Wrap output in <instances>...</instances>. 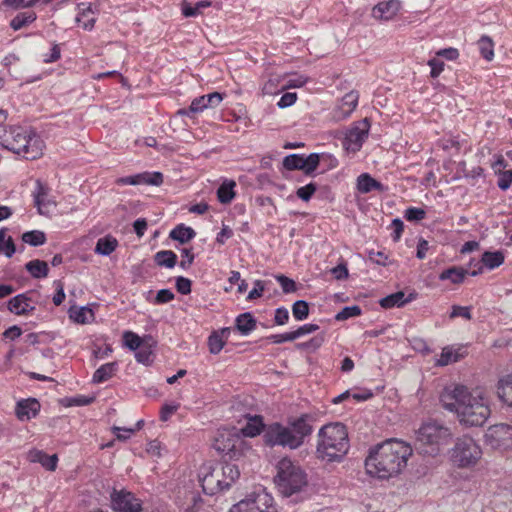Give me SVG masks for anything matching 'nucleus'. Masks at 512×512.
<instances>
[{
    "label": "nucleus",
    "mask_w": 512,
    "mask_h": 512,
    "mask_svg": "<svg viewBox=\"0 0 512 512\" xmlns=\"http://www.w3.org/2000/svg\"><path fill=\"white\" fill-rule=\"evenodd\" d=\"M444 409L455 412L466 427H481L491 415L489 400L481 393H472L466 386L447 387L440 395Z\"/></svg>",
    "instance_id": "obj_1"
},
{
    "label": "nucleus",
    "mask_w": 512,
    "mask_h": 512,
    "mask_svg": "<svg viewBox=\"0 0 512 512\" xmlns=\"http://www.w3.org/2000/svg\"><path fill=\"white\" fill-rule=\"evenodd\" d=\"M411 455L410 445L395 439L386 440L370 449L365 469L373 477L389 479L402 472Z\"/></svg>",
    "instance_id": "obj_2"
},
{
    "label": "nucleus",
    "mask_w": 512,
    "mask_h": 512,
    "mask_svg": "<svg viewBox=\"0 0 512 512\" xmlns=\"http://www.w3.org/2000/svg\"><path fill=\"white\" fill-rule=\"evenodd\" d=\"M313 417L302 414L297 418L289 419L287 425L274 422L266 426L263 439L270 447L281 446L297 449L303 445L306 437L313 432Z\"/></svg>",
    "instance_id": "obj_3"
},
{
    "label": "nucleus",
    "mask_w": 512,
    "mask_h": 512,
    "mask_svg": "<svg viewBox=\"0 0 512 512\" xmlns=\"http://www.w3.org/2000/svg\"><path fill=\"white\" fill-rule=\"evenodd\" d=\"M350 447L346 426L342 423H329L318 432L317 457L327 462L340 461Z\"/></svg>",
    "instance_id": "obj_4"
},
{
    "label": "nucleus",
    "mask_w": 512,
    "mask_h": 512,
    "mask_svg": "<svg viewBox=\"0 0 512 512\" xmlns=\"http://www.w3.org/2000/svg\"><path fill=\"white\" fill-rule=\"evenodd\" d=\"M0 142L15 154L34 160L42 155L43 141L20 126H11L0 131Z\"/></svg>",
    "instance_id": "obj_5"
},
{
    "label": "nucleus",
    "mask_w": 512,
    "mask_h": 512,
    "mask_svg": "<svg viewBox=\"0 0 512 512\" xmlns=\"http://www.w3.org/2000/svg\"><path fill=\"white\" fill-rule=\"evenodd\" d=\"M452 438L449 427L436 421L424 422L416 431V449L421 454L435 456Z\"/></svg>",
    "instance_id": "obj_6"
},
{
    "label": "nucleus",
    "mask_w": 512,
    "mask_h": 512,
    "mask_svg": "<svg viewBox=\"0 0 512 512\" xmlns=\"http://www.w3.org/2000/svg\"><path fill=\"white\" fill-rule=\"evenodd\" d=\"M277 473L274 483L278 491L285 497L299 493L307 486L305 471L289 458H282L276 466Z\"/></svg>",
    "instance_id": "obj_7"
},
{
    "label": "nucleus",
    "mask_w": 512,
    "mask_h": 512,
    "mask_svg": "<svg viewBox=\"0 0 512 512\" xmlns=\"http://www.w3.org/2000/svg\"><path fill=\"white\" fill-rule=\"evenodd\" d=\"M481 455L480 446L469 436L458 438L451 450V460L462 468L475 465Z\"/></svg>",
    "instance_id": "obj_8"
},
{
    "label": "nucleus",
    "mask_w": 512,
    "mask_h": 512,
    "mask_svg": "<svg viewBox=\"0 0 512 512\" xmlns=\"http://www.w3.org/2000/svg\"><path fill=\"white\" fill-rule=\"evenodd\" d=\"M243 439L235 430H220L214 439L213 448L228 459H237L242 455Z\"/></svg>",
    "instance_id": "obj_9"
},
{
    "label": "nucleus",
    "mask_w": 512,
    "mask_h": 512,
    "mask_svg": "<svg viewBox=\"0 0 512 512\" xmlns=\"http://www.w3.org/2000/svg\"><path fill=\"white\" fill-rule=\"evenodd\" d=\"M230 512H276L273 498L266 492L254 493L235 504Z\"/></svg>",
    "instance_id": "obj_10"
},
{
    "label": "nucleus",
    "mask_w": 512,
    "mask_h": 512,
    "mask_svg": "<svg viewBox=\"0 0 512 512\" xmlns=\"http://www.w3.org/2000/svg\"><path fill=\"white\" fill-rule=\"evenodd\" d=\"M485 438L486 443L493 449H510L512 448V426L504 423L490 426Z\"/></svg>",
    "instance_id": "obj_11"
},
{
    "label": "nucleus",
    "mask_w": 512,
    "mask_h": 512,
    "mask_svg": "<svg viewBox=\"0 0 512 512\" xmlns=\"http://www.w3.org/2000/svg\"><path fill=\"white\" fill-rule=\"evenodd\" d=\"M111 506L115 512H141V501L126 490L114 489L111 493Z\"/></svg>",
    "instance_id": "obj_12"
},
{
    "label": "nucleus",
    "mask_w": 512,
    "mask_h": 512,
    "mask_svg": "<svg viewBox=\"0 0 512 512\" xmlns=\"http://www.w3.org/2000/svg\"><path fill=\"white\" fill-rule=\"evenodd\" d=\"M369 130L370 122L367 118L359 121L346 134L344 139V146L346 149L352 152L359 151L365 139L368 137Z\"/></svg>",
    "instance_id": "obj_13"
},
{
    "label": "nucleus",
    "mask_w": 512,
    "mask_h": 512,
    "mask_svg": "<svg viewBox=\"0 0 512 512\" xmlns=\"http://www.w3.org/2000/svg\"><path fill=\"white\" fill-rule=\"evenodd\" d=\"M223 100V95L219 92H213L207 95H202L195 98L188 109H181L178 114L190 115L192 113H200L207 108H214L218 106Z\"/></svg>",
    "instance_id": "obj_14"
},
{
    "label": "nucleus",
    "mask_w": 512,
    "mask_h": 512,
    "mask_svg": "<svg viewBox=\"0 0 512 512\" xmlns=\"http://www.w3.org/2000/svg\"><path fill=\"white\" fill-rule=\"evenodd\" d=\"M40 408L41 405L37 399H22L16 403L15 414L20 421H28L38 415Z\"/></svg>",
    "instance_id": "obj_15"
},
{
    "label": "nucleus",
    "mask_w": 512,
    "mask_h": 512,
    "mask_svg": "<svg viewBox=\"0 0 512 512\" xmlns=\"http://www.w3.org/2000/svg\"><path fill=\"white\" fill-rule=\"evenodd\" d=\"M8 309L16 315H29L35 310V306L28 294L22 293L9 300Z\"/></svg>",
    "instance_id": "obj_16"
},
{
    "label": "nucleus",
    "mask_w": 512,
    "mask_h": 512,
    "mask_svg": "<svg viewBox=\"0 0 512 512\" xmlns=\"http://www.w3.org/2000/svg\"><path fill=\"white\" fill-rule=\"evenodd\" d=\"M359 94L357 91L352 90L346 93L338 106V109L335 111V118L338 120L344 119L350 116V114L355 110L358 105Z\"/></svg>",
    "instance_id": "obj_17"
},
{
    "label": "nucleus",
    "mask_w": 512,
    "mask_h": 512,
    "mask_svg": "<svg viewBox=\"0 0 512 512\" xmlns=\"http://www.w3.org/2000/svg\"><path fill=\"white\" fill-rule=\"evenodd\" d=\"M401 4L398 0H389L381 2L373 7L372 16L376 19L390 20L400 10Z\"/></svg>",
    "instance_id": "obj_18"
},
{
    "label": "nucleus",
    "mask_w": 512,
    "mask_h": 512,
    "mask_svg": "<svg viewBox=\"0 0 512 512\" xmlns=\"http://www.w3.org/2000/svg\"><path fill=\"white\" fill-rule=\"evenodd\" d=\"M200 481L205 494L214 495L220 491L226 490L222 487V479L220 478V472L217 468L206 473Z\"/></svg>",
    "instance_id": "obj_19"
},
{
    "label": "nucleus",
    "mask_w": 512,
    "mask_h": 512,
    "mask_svg": "<svg viewBox=\"0 0 512 512\" xmlns=\"http://www.w3.org/2000/svg\"><path fill=\"white\" fill-rule=\"evenodd\" d=\"M231 333V328L224 327L219 330L213 331L208 337V348L209 352L213 355H217L224 348Z\"/></svg>",
    "instance_id": "obj_20"
},
{
    "label": "nucleus",
    "mask_w": 512,
    "mask_h": 512,
    "mask_svg": "<svg viewBox=\"0 0 512 512\" xmlns=\"http://www.w3.org/2000/svg\"><path fill=\"white\" fill-rule=\"evenodd\" d=\"M416 293H410L408 296L405 295L403 291H398L396 293H392L380 300L381 307L385 309L393 308V307H402L405 304L413 301L416 298Z\"/></svg>",
    "instance_id": "obj_21"
},
{
    "label": "nucleus",
    "mask_w": 512,
    "mask_h": 512,
    "mask_svg": "<svg viewBox=\"0 0 512 512\" xmlns=\"http://www.w3.org/2000/svg\"><path fill=\"white\" fill-rule=\"evenodd\" d=\"M92 4L80 3L78 4V14L76 21L81 24L83 29L92 30L94 28L96 17L94 16Z\"/></svg>",
    "instance_id": "obj_22"
},
{
    "label": "nucleus",
    "mask_w": 512,
    "mask_h": 512,
    "mask_svg": "<svg viewBox=\"0 0 512 512\" xmlns=\"http://www.w3.org/2000/svg\"><path fill=\"white\" fill-rule=\"evenodd\" d=\"M28 459L32 463H40L45 469L54 471L57 467L58 457L56 454L48 455L41 450H31Z\"/></svg>",
    "instance_id": "obj_23"
},
{
    "label": "nucleus",
    "mask_w": 512,
    "mask_h": 512,
    "mask_svg": "<svg viewBox=\"0 0 512 512\" xmlns=\"http://www.w3.org/2000/svg\"><path fill=\"white\" fill-rule=\"evenodd\" d=\"M357 190L362 194H366L373 190L384 192L386 187L381 182L374 179L370 174L363 173L357 178Z\"/></svg>",
    "instance_id": "obj_24"
},
{
    "label": "nucleus",
    "mask_w": 512,
    "mask_h": 512,
    "mask_svg": "<svg viewBox=\"0 0 512 512\" xmlns=\"http://www.w3.org/2000/svg\"><path fill=\"white\" fill-rule=\"evenodd\" d=\"M220 478L222 479V487L226 490L239 478L240 471L237 465L233 463H225L218 469Z\"/></svg>",
    "instance_id": "obj_25"
},
{
    "label": "nucleus",
    "mask_w": 512,
    "mask_h": 512,
    "mask_svg": "<svg viewBox=\"0 0 512 512\" xmlns=\"http://www.w3.org/2000/svg\"><path fill=\"white\" fill-rule=\"evenodd\" d=\"M265 428L262 416H248L246 425L241 428V433L246 437H255L261 432L264 433Z\"/></svg>",
    "instance_id": "obj_26"
},
{
    "label": "nucleus",
    "mask_w": 512,
    "mask_h": 512,
    "mask_svg": "<svg viewBox=\"0 0 512 512\" xmlns=\"http://www.w3.org/2000/svg\"><path fill=\"white\" fill-rule=\"evenodd\" d=\"M497 395L503 403L512 407V375H506L498 381Z\"/></svg>",
    "instance_id": "obj_27"
},
{
    "label": "nucleus",
    "mask_w": 512,
    "mask_h": 512,
    "mask_svg": "<svg viewBox=\"0 0 512 512\" xmlns=\"http://www.w3.org/2000/svg\"><path fill=\"white\" fill-rule=\"evenodd\" d=\"M256 325L257 321L250 312L242 313L235 319V327L242 335H249Z\"/></svg>",
    "instance_id": "obj_28"
},
{
    "label": "nucleus",
    "mask_w": 512,
    "mask_h": 512,
    "mask_svg": "<svg viewBox=\"0 0 512 512\" xmlns=\"http://www.w3.org/2000/svg\"><path fill=\"white\" fill-rule=\"evenodd\" d=\"M196 236V232L191 227L185 226L184 224H178L174 229L170 231L169 237L172 240L178 241L181 244H185L192 240Z\"/></svg>",
    "instance_id": "obj_29"
},
{
    "label": "nucleus",
    "mask_w": 512,
    "mask_h": 512,
    "mask_svg": "<svg viewBox=\"0 0 512 512\" xmlns=\"http://www.w3.org/2000/svg\"><path fill=\"white\" fill-rule=\"evenodd\" d=\"M49 189L40 180L36 181V187L33 192L34 205L37 207L39 214H45L44 208L48 204L46 198L48 196Z\"/></svg>",
    "instance_id": "obj_30"
},
{
    "label": "nucleus",
    "mask_w": 512,
    "mask_h": 512,
    "mask_svg": "<svg viewBox=\"0 0 512 512\" xmlns=\"http://www.w3.org/2000/svg\"><path fill=\"white\" fill-rule=\"evenodd\" d=\"M467 274L468 271L466 269L453 266L443 270L439 275V279L442 281L450 280L453 284H460L464 281Z\"/></svg>",
    "instance_id": "obj_31"
},
{
    "label": "nucleus",
    "mask_w": 512,
    "mask_h": 512,
    "mask_svg": "<svg viewBox=\"0 0 512 512\" xmlns=\"http://www.w3.org/2000/svg\"><path fill=\"white\" fill-rule=\"evenodd\" d=\"M118 364L117 362H110L101 365L93 374V382L94 383H103L109 380L117 371Z\"/></svg>",
    "instance_id": "obj_32"
},
{
    "label": "nucleus",
    "mask_w": 512,
    "mask_h": 512,
    "mask_svg": "<svg viewBox=\"0 0 512 512\" xmlns=\"http://www.w3.org/2000/svg\"><path fill=\"white\" fill-rule=\"evenodd\" d=\"M117 246V239L113 236L108 235L98 239L95 247V253L103 256H108L115 251Z\"/></svg>",
    "instance_id": "obj_33"
},
{
    "label": "nucleus",
    "mask_w": 512,
    "mask_h": 512,
    "mask_svg": "<svg viewBox=\"0 0 512 512\" xmlns=\"http://www.w3.org/2000/svg\"><path fill=\"white\" fill-rule=\"evenodd\" d=\"M26 270L35 279L45 278L48 275V264L42 260H31L25 265Z\"/></svg>",
    "instance_id": "obj_34"
},
{
    "label": "nucleus",
    "mask_w": 512,
    "mask_h": 512,
    "mask_svg": "<svg viewBox=\"0 0 512 512\" xmlns=\"http://www.w3.org/2000/svg\"><path fill=\"white\" fill-rule=\"evenodd\" d=\"M235 186H236V183L233 180H226L220 185V187L217 189V198L220 203L228 204L234 199V197H235L234 187Z\"/></svg>",
    "instance_id": "obj_35"
},
{
    "label": "nucleus",
    "mask_w": 512,
    "mask_h": 512,
    "mask_svg": "<svg viewBox=\"0 0 512 512\" xmlns=\"http://www.w3.org/2000/svg\"><path fill=\"white\" fill-rule=\"evenodd\" d=\"M8 229H0V255L4 254L7 258H11L16 252V246L11 236H7Z\"/></svg>",
    "instance_id": "obj_36"
},
{
    "label": "nucleus",
    "mask_w": 512,
    "mask_h": 512,
    "mask_svg": "<svg viewBox=\"0 0 512 512\" xmlns=\"http://www.w3.org/2000/svg\"><path fill=\"white\" fill-rule=\"evenodd\" d=\"M36 18L33 11L20 12L10 21V27L15 31L20 30L34 22Z\"/></svg>",
    "instance_id": "obj_37"
},
{
    "label": "nucleus",
    "mask_w": 512,
    "mask_h": 512,
    "mask_svg": "<svg viewBox=\"0 0 512 512\" xmlns=\"http://www.w3.org/2000/svg\"><path fill=\"white\" fill-rule=\"evenodd\" d=\"M505 256L502 251H485L482 255V263L490 270L501 266L504 263Z\"/></svg>",
    "instance_id": "obj_38"
},
{
    "label": "nucleus",
    "mask_w": 512,
    "mask_h": 512,
    "mask_svg": "<svg viewBox=\"0 0 512 512\" xmlns=\"http://www.w3.org/2000/svg\"><path fill=\"white\" fill-rule=\"evenodd\" d=\"M211 5V2L202 0L197 2L194 6L187 0L181 2V11L185 17H195L201 13V10Z\"/></svg>",
    "instance_id": "obj_39"
},
{
    "label": "nucleus",
    "mask_w": 512,
    "mask_h": 512,
    "mask_svg": "<svg viewBox=\"0 0 512 512\" xmlns=\"http://www.w3.org/2000/svg\"><path fill=\"white\" fill-rule=\"evenodd\" d=\"M154 261L158 266L173 268L177 263V255L171 250H161L155 254Z\"/></svg>",
    "instance_id": "obj_40"
},
{
    "label": "nucleus",
    "mask_w": 512,
    "mask_h": 512,
    "mask_svg": "<svg viewBox=\"0 0 512 512\" xmlns=\"http://www.w3.org/2000/svg\"><path fill=\"white\" fill-rule=\"evenodd\" d=\"M163 183V174L161 172H142L137 174V185L160 186Z\"/></svg>",
    "instance_id": "obj_41"
},
{
    "label": "nucleus",
    "mask_w": 512,
    "mask_h": 512,
    "mask_svg": "<svg viewBox=\"0 0 512 512\" xmlns=\"http://www.w3.org/2000/svg\"><path fill=\"white\" fill-rule=\"evenodd\" d=\"M22 241L30 246H41L46 242V235L43 231L32 230L22 234Z\"/></svg>",
    "instance_id": "obj_42"
},
{
    "label": "nucleus",
    "mask_w": 512,
    "mask_h": 512,
    "mask_svg": "<svg viewBox=\"0 0 512 512\" xmlns=\"http://www.w3.org/2000/svg\"><path fill=\"white\" fill-rule=\"evenodd\" d=\"M478 49L481 56L487 61H491L494 57V43L489 36H482L478 42Z\"/></svg>",
    "instance_id": "obj_43"
},
{
    "label": "nucleus",
    "mask_w": 512,
    "mask_h": 512,
    "mask_svg": "<svg viewBox=\"0 0 512 512\" xmlns=\"http://www.w3.org/2000/svg\"><path fill=\"white\" fill-rule=\"evenodd\" d=\"M70 318L79 324H86L93 320L94 314L88 307H80L76 310H70Z\"/></svg>",
    "instance_id": "obj_44"
},
{
    "label": "nucleus",
    "mask_w": 512,
    "mask_h": 512,
    "mask_svg": "<svg viewBox=\"0 0 512 512\" xmlns=\"http://www.w3.org/2000/svg\"><path fill=\"white\" fill-rule=\"evenodd\" d=\"M460 359V354L457 351H454L451 347H444L440 358L437 360V366H446L450 363L457 362Z\"/></svg>",
    "instance_id": "obj_45"
},
{
    "label": "nucleus",
    "mask_w": 512,
    "mask_h": 512,
    "mask_svg": "<svg viewBox=\"0 0 512 512\" xmlns=\"http://www.w3.org/2000/svg\"><path fill=\"white\" fill-rule=\"evenodd\" d=\"M320 162V155L318 153H311L307 157L303 155V168L302 171L306 175H311Z\"/></svg>",
    "instance_id": "obj_46"
},
{
    "label": "nucleus",
    "mask_w": 512,
    "mask_h": 512,
    "mask_svg": "<svg viewBox=\"0 0 512 512\" xmlns=\"http://www.w3.org/2000/svg\"><path fill=\"white\" fill-rule=\"evenodd\" d=\"M292 314L298 321L305 320L309 315V305L304 300H298L292 305Z\"/></svg>",
    "instance_id": "obj_47"
},
{
    "label": "nucleus",
    "mask_w": 512,
    "mask_h": 512,
    "mask_svg": "<svg viewBox=\"0 0 512 512\" xmlns=\"http://www.w3.org/2000/svg\"><path fill=\"white\" fill-rule=\"evenodd\" d=\"M283 166L287 170H302L303 155L290 154L283 159Z\"/></svg>",
    "instance_id": "obj_48"
},
{
    "label": "nucleus",
    "mask_w": 512,
    "mask_h": 512,
    "mask_svg": "<svg viewBox=\"0 0 512 512\" xmlns=\"http://www.w3.org/2000/svg\"><path fill=\"white\" fill-rule=\"evenodd\" d=\"M361 312L362 310L358 305L346 306L335 315V319L337 321H344L349 318L361 315Z\"/></svg>",
    "instance_id": "obj_49"
},
{
    "label": "nucleus",
    "mask_w": 512,
    "mask_h": 512,
    "mask_svg": "<svg viewBox=\"0 0 512 512\" xmlns=\"http://www.w3.org/2000/svg\"><path fill=\"white\" fill-rule=\"evenodd\" d=\"M123 341L127 348L132 351H136L141 347L142 339L136 333L132 331H125L123 333Z\"/></svg>",
    "instance_id": "obj_50"
},
{
    "label": "nucleus",
    "mask_w": 512,
    "mask_h": 512,
    "mask_svg": "<svg viewBox=\"0 0 512 512\" xmlns=\"http://www.w3.org/2000/svg\"><path fill=\"white\" fill-rule=\"evenodd\" d=\"M404 217L407 221L418 222L426 217V211L422 208L409 207L404 212Z\"/></svg>",
    "instance_id": "obj_51"
},
{
    "label": "nucleus",
    "mask_w": 512,
    "mask_h": 512,
    "mask_svg": "<svg viewBox=\"0 0 512 512\" xmlns=\"http://www.w3.org/2000/svg\"><path fill=\"white\" fill-rule=\"evenodd\" d=\"M316 190L317 185L315 183H309L305 186L299 187L296 191V195L301 200L307 202L311 199Z\"/></svg>",
    "instance_id": "obj_52"
},
{
    "label": "nucleus",
    "mask_w": 512,
    "mask_h": 512,
    "mask_svg": "<svg viewBox=\"0 0 512 512\" xmlns=\"http://www.w3.org/2000/svg\"><path fill=\"white\" fill-rule=\"evenodd\" d=\"M276 280L280 284L284 293H293L297 290V286L294 280L288 278L285 275H279L276 277Z\"/></svg>",
    "instance_id": "obj_53"
},
{
    "label": "nucleus",
    "mask_w": 512,
    "mask_h": 512,
    "mask_svg": "<svg viewBox=\"0 0 512 512\" xmlns=\"http://www.w3.org/2000/svg\"><path fill=\"white\" fill-rule=\"evenodd\" d=\"M463 317L466 320H471V308L468 306L453 305L450 313V318Z\"/></svg>",
    "instance_id": "obj_54"
},
{
    "label": "nucleus",
    "mask_w": 512,
    "mask_h": 512,
    "mask_svg": "<svg viewBox=\"0 0 512 512\" xmlns=\"http://www.w3.org/2000/svg\"><path fill=\"white\" fill-rule=\"evenodd\" d=\"M192 282L190 279L179 276L176 278V289L182 295L191 293Z\"/></svg>",
    "instance_id": "obj_55"
},
{
    "label": "nucleus",
    "mask_w": 512,
    "mask_h": 512,
    "mask_svg": "<svg viewBox=\"0 0 512 512\" xmlns=\"http://www.w3.org/2000/svg\"><path fill=\"white\" fill-rule=\"evenodd\" d=\"M268 340L274 344H281L284 342H291L296 340V336L294 331L282 333V334H273L268 337Z\"/></svg>",
    "instance_id": "obj_56"
},
{
    "label": "nucleus",
    "mask_w": 512,
    "mask_h": 512,
    "mask_svg": "<svg viewBox=\"0 0 512 512\" xmlns=\"http://www.w3.org/2000/svg\"><path fill=\"white\" fill-rule=\"evenodd\" d=\"M512 184V170H505L499 172V179L497 182L501 190H507Z\"/></svg>",
    "instance_id": "obj_57"
},
{
    "label": "nucleus",
    "mask_w": 512,
    "mask_h": 512,
    "mask_svg": "<svg viewBox=\"0 0 512 512\" xmlns=\"http://www.w3.org/2000/svg\"><path fill=\"white\" fill-rule=\"evenodd\" d=\"M137 350L138 351L135 353V358L139 363L148 365L152 362V359H151L152 351L150 348H144L141 346Z\"/></svg>",
    "instance_id": "obj_58"
},
{
    "label": "nucleus",
    "mask_w": 512,
    "mask_h": 512,
    "mask_svg": "<svg viewBox=\"0 0 512 512\" xmlns=\"http://www.w3.org/2000/svg\"><path fill=\"white\" fill-rule=\"evenodd\" d=\"M181 257H182V260L180 261V264H179L180 267L183 269H188L192 265L195 255L192 252V249L183 248L181 250Z\"/></svg>",
    "instance_id": "obj_59"
},
{
    "label": "nucleus",
    "mask_w": 512,
    "mask_h": 512,
    "mask_svg": "<svg viewBox=\"0 0 512 512\" xmlns=\"http://www.w3.org/2000/svg\"><path fill=\"white\" fill-rule=\"evenodd\" d=\"M428 65L431 67L430 75L432 78H436L444 70V62L439 58H432L428 61Z\"/></svg>",
    "instance_id": "obj_60"
},
{
    "label": "nucleus",
    "mask_w": 512,
    "mask_h": 512,
    "mask_svg": "<svg viewBox=\"0 0 512 512\" xmlns=\"http://www.w3.org/2000/svg\"><path fill=\"white\" fill-rule=\"evenodd\" d=\"M174 293L170 289H161L155 297V304H164L174 299Z\"/></svg>",
    "instance_id": "obj_61"
},
{
    "label": "nucleus",
    "mask_w": 512,
    "mask_h": 512,
    "mask_svg": "<svg viewBox=\"0 0 512 512\" xmlns=\"http://www.w3.org/2000/svg\"><path fill=\"white\" fill-rule=\"evenodd\" d=\"M297 100V94L296 93H285L281 96L280 100L278 101L277 105L279 108H287L293 105Z\"/></svg>",
    "instance_id": "obj_62"
},
{
    "label": "nucleus",
    "mask_w": 512,
    "mask_h": 512,
    "mask_svg": "<svg viewBox=\"0 0 512 512\" xmlns=\"http://www.w3.org/2000/svg\"><path fill=\"white\" fill-rule=\"evenodd\" d=\"M289 320V312L285 307H279L275 310L274 322L276 325H284Z\"/></svg>",
    "instance_id": "obj_63"
},
{
    "label": "nucleus",
    "mask_w": 512,
    "mask_h": 512,
    "mask_svg": "<svg viewBox=\"0 0 512 512\" xmlns=\"http://www.w3.org/2000/svg\"><path fill=\"white\" fill-rule=\"evenodd\" d=\"M317 330H319V326L317 324L309 323V324H304V325L300 326L298 329H296L294 331V333H295L296 339H298L304 335L314 333Z\"/></svg>",
    "instance_id": "obj_64"
}]
</instances>
